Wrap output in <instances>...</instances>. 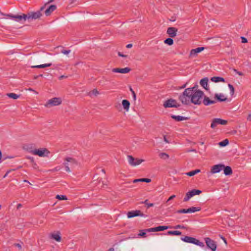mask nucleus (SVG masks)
Returning a JSON list of instances; mask_svg holds the SVG:
<instances>
[{
	"mask_svg": "<svg viewBox=\"0 0 251 251\" xmlns=\"http://www.w3.org/2000/svg\"><path fill=\"white\" fill-rule=\"evenodd\" d=\"M180 95L179 96V100L181 101L183 104L188 105L190 102L195 104L200 105L202 103V99L204 96V93L201 90H198L194 92L193 93H191L184 96Z\"/></svg>",
	"mask_w": 251,
	"mask_h": 251,
	"instance_id": "1",
	"label": "nucleus"
},
{
	"mask_svg": "<svg viewBox=\"0 0 251 251\" xmlns=\"http://www.w3.org/2000/svg\"><path fill=\"white\" fill-rule=\"evenodd\" d=\"M46 7V4H44L43 6L40 7L39 10L27 12V15L28 22H30L33 20L39 19L42 16V12L45 9Z\"/></svg>",
	"mask_w": 251,
	"mask_h": 251,
	"instance_id": "2",
	"label": "nucleus"
},
{
	"mask_svg": "<svg viewBox=\"0 0 251 251\" xmlns=\"http://www.w3.org/2000/svg\"><path fill=\"white\" fill-rule=\"evenodd\" d=\"M0 14L1 15L14 19L16 21L22 24L27 20V14L22 13L21 15H13L12 14H4L1 11H0Z\"/></svg>",
	"mask_w": 251,
	"mask_h": 251,
	"instance_id": "3",
	"label": "nucleus"
},
{
	"mask_svg": "<svg viewBox=\"0 0 251 251\" xmlns=\"http://www.w3.org/2000/svg\"><path fill=\"white\" fill-rule=\"evenodd\" d=\"M77 164V161L75 158L70 157L65 158L63 163V165L65 168V170L68 173L71 172L70 167L73 168L74 166L76 165Z\"/></svg>",
	"mask_w": 251,
	"mask_h": 251,
	"instance_id": "4",
	"label": "nucleus"
},
{
	"mask_svg": "<svg viewBox=\"0 0 251 251\" xmlns=\"http://www.w3.org/2000/svg\"><path fill=\"white\" fill-rule=\"evenodd\" d=\"M181 240L185 242L193 244L201 247H204V244L203 242L192 237L185 236L184 237H181Z\"/></svg>",
	"mask_w": 251,
	"mask_h": 251,
	"instance_id": "5",
	"label": "nucleus"
},
{
	"mask_svg": "<svg viewBox=\"0 0 251 251\" xmlns=\"http://www.w3.org/2000/svg\"><path fill=\"white\" fill-rule=\"evenodd\" d=\"M61 103V100L59 98H53L49 100L45 104L47 107H50L53 106H57Z\"/></svg>",
	"mask_w": 251,
	"mask_h": 251,
	"instance_id": "6",
	"label": "nucleus"
},
{
	"mask_svg": "<svg viewBox=\"0 0 251 251\" xmlns=\"http://www.w3.org/2000/svg\"><path fill=\"white\" fill-rule=\"evenodd\" d=\"M201 191L198 189H193L188 192L185 195L183 199V201H187L190 198L194 196L195 195H199L201 193Z\"/></svg>",
	"mask_w": 251,
	"mask_h": 251,
	"instance_id": "7",
	"label": "nucleus"
},
{
	"mask_svg": "<svg viewBox=\"0 0 251 251\" xmlns=\"http://www.w3.org/2000/svg\"><path fill=\"white\" fill-rule=\"evenodd\" d=\"M127 159L129 164L132 166L138 165L145 161L144 159L134 158L129 155L127 156Z\"/></svg>",
	"mask_w": 251,
	"mask_h": 251,
	"instance_id": "8",
	"label": "nucleus"
},
{
	"mask_svg": "<svg viewBox=\"0 0 251 251\" xmlns=\"http://www.w3.org/2000/svg\"><path fill=\"white\" fill-rule=\"evenodd\" d=\"M31 152L32 154L37 155L40 157L47 156L50 153L49 151L46 148L35 149Z\"/></svg>",
	"mask_w": 251,
	"mask_h": 251,
	"instance_id": "9",
	"label": "nucleus"
},
{
	"mask_svg": "<svg viewBox=\"0 0 251 251\" xmlns=\"http://www.w3.org/2000/svg\"><path fill=\"white\" fill-rule=\"evenodd\" d=\"M127 216L128 218H132L137 216L147 217V215L143 213L140 210H136L128 211L127 213Z\"/></svg>",
	"mask_w": 251,
	"mask_h": 251,
	"instance_id": "10",
	"label": "nucleus"
},
{
	"mask_svg": "<svg viewBox=\"0 0 251 251\" xmlns=\"http://www.w3.org/2000/svg\"><path fill=\"white\" fill-rule=\"evenodd\" d=\"M227 121L226 120H223L220 118H215L212 120L210 127L212 128H214L219 124L222 125H226L227 124Z\"/></svg>",
	"mask_w": 251,
	"mask_h": 251,
	"instance_id": "11",
	"label": "nucleus"
},
{
	"mask_svg": "<svg viewBox=\"0 0 251 251\" xmlns=\"http://www.w3.org/2000/svg\"><path fill=\"white\" fill-rule=\"evenodd\" d=\"M201 209L200 207H191L188 209H181L176 211L177 213H189L199 211Z\"/></svg>",
	"mask_w": 251,
	"mask_h": 251,
	"instance_id": "12",
	"label": "nucleus"
},
{
	"mask_svg": "<svg viewBox=\"0 0 251 251\" xmlns=\"http://www.w3.org/2000/svg\"><path fill=\"white\" fill-rule=\"evenodd\" d=\"M207 247L211 250L212 251H215L217 248V245L213 240L209 237L204 239Z\"/></svg>",
	"mask_w": 251,
	"mask_h": 251,
	"instance_id": "13",
	"label": "nucleus"
},
{
	"mask_svg": "<svg viewBox=\"0 0 251 251\" xmlns=\"http://www.w3.org/2000/svg\"><path fill=\"white\" fill-rule=\"evenodd\" d=\"M163 106L165 108L177 107L179 106V104H177L176 101L175 100L170 99L164 102Z\"/></svg>",
	"mask_w": 251,
	"mask_h": 251,
	"instance_id": "14",
	"label": "nucleus"
},
{
	"mask_svg": "<svg viewBox=\"0 0 251 251\" xmlns=\"http://www.w3.org/2000/svg\"><path fill=\"white\" fill-rule=\"evenodd\" d=\"M198 85L197 84H196L194 86L191 87V88H188L185 89L184 91L180 95H183V96H187V95L193 93L194 92H196L197 91H198ZM183 98L184 96H183Z\"/></svg>",
	"mask_w": 251,
	"mask_h": 251,
	"instance_id": "15",
	"label": "nucleus"
},
{
	"mask_svg": "<svg viewBox=\"0 0 251 251\" xmlns=\"http://www.w3.org/2000/svg\"><path fill=\"white\" fill-rule=\"evenodd\" d=\"M224 168V165L222 164H219L214 165L211 169V172L212 174H216L219 173Z\"/></svg>",
	"mask_w": 251,
	"mask_h": 251,
	"instance_id": "16",
	"label": "nucleus"
},
{
	"mask_svg": "<svg viewBox=\"0 0 251 251\" xmlns=\"http://www.w3.org/2000/svg\"><path fill=\"white\" fill-rule=\"evenodd\" d=\"M131 71V69L128 67H126L125 68H113L112 70V72L121 74H126L129 73Z\"/></svg>",
	"mask_w": 251,
	"mask_h": 251,
	"instance_id": "17",
	"label": "nucleus"
},
{
	"mask_svg": "<svg viewBox=\"0 0 251 251\" xmlns=\"http://www.w3.org/2000/svg\"><path fill=\"white\" fill-rule=\"evenodd\" d=\"M204 49V47H201L191 50L189 55L190 57L197 56L198 53L203 50Z\"/></svg>",
	"mask_w": 251,
	"mask_h": 251,
	"instance_id": "18",
	"label": "nucleus"
},
{
	"mask_svg": "<svg viewBox=\"0 0 251 251\" xmlns=\"http://www.w3.org/2000/svg\"><path fill=\"white\" fill-rule=\"evenodd\" d=\"M169 228H171V227L169 226H159L155 227L153 228H151L147 229L148 231H152V232H156V231H164V230L167 229Z\"/></svg>",
	"mask_w": 251,
	"mask_h": 251,
	"instance_id": "19",
	"label": "nucleus"
},
{
	"mask_svg": "<svg viewBox=\"0 0 251 251\" xmlns=\"http://www.w3.org/2000/svg\"><path fill=\"white\" fill-rule=\"evenodd\" d=\"M177 31V29L176 28L174 27H169L167 29V33L170 37L173 38L176 35Z\"/></svg>",
	"mask_w": 251,
	"mask_h": 251,
	"instance_id": "20",
	"label": "nucleus"
},
{
	"mask_svg": "<svg viewBox=\"0 0 251 251\" xmlns=\"http://www.w3.org/2000/svg\"><path fill=\"white\" fill-rule=\"evenodd\" d=\"M57 6L56 5L52 4L49 6L48 8L45 10L44 13L46 16H49L56 9Z\"/></svg>",
	"mask_w": 251,
	"mask_h": 251,
	"instance_id": "21",
	"label": "nucleus"
},
{
	"mask_svg": "<svg viewBox=\"0 0 251 251\" xmlns=\"http://www.w3.org/2000/svg\"><path fill=\"white\" fill-rule=\"evenodd\" d=\"M203 97V100H202V102L205 106H208L210 104L215 103L216 102V100H211L207 96H204Z\"/></svg>",
	"mask_w": 251,
	"mask_h": 251,
	"instance_id": "22",
	"label": "nucleus"
},
{
	"mask_svg": "<svg viewBox=\"0 0 251 251\" xmlns=\"http://www.w3.org/2000/svg\"><path fill=\"white\" fill-rule=\"evenodd\" d=\"M171 117L173 119L176 120V121H178V122L181 121L183 120H187L189 119L188 117H183V116H180V115L176 116V115H171Z\"/></svg>",
	"mask_w": 251,
	"mask_h": 251,
	"instance_id": "23",
	"label": "nucleus"
},
{
	"mask_svg": "<svg viewBox=\"0 0 251 251\" xmlns=\"http://www.w3.org/2000/svg\"><path fill=\"white\" fill-rule=\"evenodd\" d=\"M208 79L207 77H204L201 80L200 84L204 88L205 90H208Z\"/></svg>",
	"mask_w": 251,
	"mask_h": 251,
	"instance_id": "24",
	"label": "nucleus"
},
{
	"mask_svg": "<svg viewBox=\"0 0 251 251\" xmlns=\"http://www.w3.org/2000/svg\"><path fill=\"white\" fill-rule=\"evenodd\" d=\"M223 170L226 176H229L232 174V170L230 166H225L224 165V168Z\"/></svg>",
	"mask_w": 251,
	"mask_h": 251,
	"instance_id": "25",
	"label": "nucleus"
},
{
	"mask_svg": "<svg viewBox=\"0 0 251 251\" xmlns=\"http://www.w3.org/2000/svg\"><path fill=\"white\" fill-rule=\"evenodd\" d=\"M214 97L215 99H216V100L218 101H220V102L225 101L227 100V98H225L224 95L222 94H216L215 95Z\"/></svg>",
	"mask_w": 251,
	"mask_h": 251,
	"instance_id": "26",
	"label": "nucleus"
},
{
	"mask_svg": "<svg viewBox=\"0 0 251 251\" xmlns=\"http://www.w3.org/2000/svg\"><path fill=\"white\" fill-rule=\"evenodd\" d=\"M122 103L124 109L128 111L130 106L129 101L127 100H122Z\"/></svg>",
	"mask_w": 251,
	"mask_h": 251,
	"instance_id": "27",
	"label": "nucleus"
},
{
	"mask_svg": "<svg viewBox=\"0 0 251 251\" xmlns=\"http://www.w3.org/2000/svg\"><path fill=\"white\" fill-rule=\"evenodd\" d=\"M51 237L52 239L57 242H60L61 240L60 233L59 232H57L56 233L51 234Z\"/></svg>",
	"mask_w": 251,
	"mask_h": 251,
	"instance_id": "28",
	"label": "nucleus"
},
{
	"mask_svg": "<svg viewBox=\"0 0 251 251\" xmlns=\"http://www.w3.org/2000/svg\"><path fill=\"white\" fill-rule=\"evenodd\" d=\"M138 182H144L146 183H149L151 182V179L150 178H142L139 179H135L133 180V182L134 183Z\"/></svg>",
	"mask_w": 251,
	"mask_h": 251,
	"instance_id": "29",
	"label": "nucleus"
},
{
	"mask_svg": "<svg viewBox=\"0 0 251 251\" xmlns=\"http://www.w3.org/2000/svg\"><path fill=\"white\" fill-rule=\"evenodd\" d=\"M211 80L214 82H224L225 81V80L223 77H220V76L212 77L211 78Z\"/></svg>",
	"mask_w": 251,
	"mask_h": 251,
	"instance_id": "30",
	"label": "nucleus"
},
{
	"mask_svg": "<svg viewBox=\"0 0 251 251\" xmlns=\"http://www.w3.org/2000/svg\"><path fill=\"white\" fill-rule=\"evenodd\" d=\"M7 96L11 98V99H13L14 100H16L18 98H19L20 96V95H17L16 94H15V93H7Z\"/></svg>",
	"mask_w": 251,
	"mask_h": 251,
	"instance_id": "31",
	"label": "nucleus"
},
{
	"mask_svg": "<svg viewBox=\"0 0 251 251\" xmlns=\"http://www.w3.org/2000/svg\"><path fill=\"white\" fill-rule=\"evenodd\" d=\"M167 234L172 235H180L181 234V232L178 230L168 231L167 232Z\"/></svg>",
	"mask_w": 251,
	"mask_h": 251,
	"instance_id": "32",
	"label": "nucleus"
},
{
	"mask_svg": "<svg viewBox=\"0 0 251 251\" xmlns=\"http://www.w3.org/2000/svg\"><path fill=\"white\" fill-rule=\"evenodd\" d=\"M200 170L196 169L195 170L188 172L187 173H186V175L189 176H192L197 174V173L200 172Z\"/></svg>",
	"mask_w": 251,
	"mask_h": 251,
	"instance_id": "33",
	"label": "nucleus"
},
{
	"mask_svg": "<svg viewBox=\"0 0 251 251\" xmlns=\"http://www.w3.org/2000/svg\"><path fill=\"white\" fill-rule=\"evenodd\" d=\"M164 43L169 46H172L174 44V40L171 38H168L164 41Z\"/></svg>",
	"mask_w": 251,
	"mask_h": 251,
	"instance_id": "34",
	"label": "nucleus"
},
{
	"mask_svg": "<svg viewBox=\"0 0 251 251\" xmlns=\"http://www.w3.org/2000/svg\"><path fill=\"white\" fill-rule=\"evenodd\" d=\"M159 156L161 159L166 160L169 158V155L165 152H161L159 154Z\"/></svg>",
	"mask_w": 251,
	"mask_h": 251,
	"instance_id": "35",
	"label": "nucleus"
},
{
	"mask_svg": "<svg viewBox=\"0 0 251 251\" xmlns=\"http://www.w3.org/2000/svg\"><path fill=\"white\" fill-rule=\"evenodd\" d=\"M229 144L228 140L226 139L222 142L219 143V145L220 147H225Z\"/></svg>",
	"mask_w": 251,
	"mask_h": 251,
	"instance_id": "36",
	"label": "nucleus"
},
{
	"mask_svg": "<svg viewBox=\"0 0 251 251\" xmlns=\"http://www.w3.org/2000/svg\"><path fill=\"white\" fill-rule=\"evenodd\" d=\"M56 199L59 200H67L68 199L65 195H57L55 197Z\"/></svg>",
	"mask_w": 251,
	"mask_h": 251,
	"instance_id": "37",
	"label": "nucleus"
},
{
	"mask_svg": "<svg viewBox=\"0 0 251 251\" xmlns=\"http://www.w3.org/2000/svg\"><path fill=\"white\" fill-rule=\"evenodd\" d=\"M148 201V200H146L145 201L142 202V203H144L147 205V208H149V207H152L154 205V203H149Z\"/></svg>",
	"mask_w": 251,
	"mask_h": 251,
	"instance_id": "38",
	"label": "nucleus"
},
{
	"mask_svg": "<svg viewBox=\"0 0 251 251\" xmlns=\"http://www.w3.org/2000/svg\"><path fill=\"white\" fill-rule=\"evenodd\" d=\"M228 87L230 91L231 95V96L233 95V94H234V91H235L233 86L232 85H231V84H228Z\"/></svg>",
	"mask_w": 251,
	"mask_h": 251,
	"instance_id": "39",
	"label": "nucleus"
},
{
	"mask_svg": "<svg viewBox=\"0 0 251 251\" xmlns=\"http://www.w3.org/2000/svg\"><path fill=\"white\" fill-rule=\"evenodd\" d=\"M51 66V63H47L44 64L39 65L40 68H45L46 67H50Z\"/></svg>",
	"mask_w": 251,
	"mask_h": 251,
	"instance_id": "40",
	"label": "nucleus"
},
{
	"mask_svg": "<svg viewBox=\"0 0 251 251\" xmlns=\"http://www.w3.org/2000/svg\"><path fill=\"white\" fill-rule=\"evenodd\" d=\"M146 235V232L144 230H141L139 235L140 236L145 237Z\"/></svg>",
	"mask_w": 251,
	"mask_h": 251,
	"instance_id": "41",
	"label": "nucleus"
},
{
	"mask_svg": "<svg viewBox=\"0 0 251 251\" xmlns=\"http://www.w3.org/2000/svg\"><path fill=\"white\" fill-rule=\"evenodd\" d=\"M130 91L132 93L134 100H136V94H135V92L133 91V90L132 89V88L131 87H130Z\"/></svg>",
	"mask_w": 251,
	"mask_h": 251,
	"instance_id": "42",
	"label": "nucleus"
},
{
	"mask_svg": "<svg viewBox=\"0 0 251 251\" xmlns=\"http://www.w3.org/2000/svg\"><path fill=\"white\" fill-rule=\"evenodd\" d=\"M174 228L177 229V228H182L184 229L185 228V227L184 226H181L180 225H176L174 227Z\"/></svg>",
	"mask_w": 251,
	"mask_h": 251,
	"instance_id": "43",
	"label": "nucleus"
},
{
	"mask_svg": "<svg viewBox=\"0 0 251 251\" xmlns=\"http://www.w3.org/2000/svg\"><path fill=\"white\" fill-rule=\"evenodd\" d=\"M61 53L64 54H69L70 52H71V50H61Z\"/></svg>",
	"mask_w": 251,
	"mask_h": 251,
	"instance_id": "44",
	"label": "nucleus"
},
{
	"mask_svg": "<svg viewBox=\"0 0 251 251\" xmlns=\"http://www.w3.org/2000/svg\"><path fill=\"white\" fill-rule=\"evenodd\" d=\"M14 246L15 247H18L20 250H21L22 249L21 245L19 243H15L14 244Z\"/></svg>",
	"mask_w": 251,
	"mask_h": 251,
	"instance_id": "45",
	"label": "nucleus"
},
{
	"mask_svg": "<svg viewBox=\"0 0 251 251\" xmlns=\"http://www.w3.org/2000/svg\"><path fill=\"white\" fill-rule=\"evenodd\" d=\"M241 40H242V43H246L248 42V40L247 38H246L244 37H241Z\"/></svg>",
	"mask_w": 251,
	"mask_h": 251,
	"instance_id": "46",
	"label": "nucleus"
},
{
	"mask_svg": "<svg viewBox=\"0 0 251 251\" xmlns=\"http://www.w3.org/2000/svg\"><path fill=\"white\" fill-rule=\"evenodd\" d=\"M118 54L119 56H121V57H127V55H124V54H123L122 52H118Z\"/></svg>",
	"mask_w": 251,
	"mask_h": 251,
	"instance_id": "47",
	"label": "nucleus"
},
{
	"mask_svg": "<svg viewBox=\"0 0 251 251\" xmlns=\"http://www.w3.org/2000/svg\"><path fill=\"white\" fill-rule=\"evenodd\" d=\"M14 170H15V169H13V170H9L7 171L6 172V173H5V174L4 175V176H3V178L6 177L7 176V175H8V174H9V173L11 171H14Z\"/></svg>",
	"mask_w": 251,
	"mask_h": 251,
	"instance_id": "48",
	"label": "nucleus"
},
{
	"mask_svg": "<svg viewBox=\"0 0 251 251\" xmlns=\"http://www.w3.org/2000/svg\"><path fill=\"white\" fill-rule=\"evenodd\" d=\"M176 197V195H173L171 196H170L169 199H168V200L167 201V202H168L169 201L173 200V199H174Z\"/></svg>",
	"mask_w": 251,
	"mask_h": 251,
	"instance_id": "49",
	"label": "nucleus"
},
{
	"mask_svg": "<svg viewBox=\"0 0 251 251\" xmlns=\"http://www.w3.org/2000/svg\"><path fill=\"white\" fill-rule=\"evenodd\" d=\"M92 93L93 94H94L95 95H97V94H99V92L96 89H94V90H93L92 91Z\"/></svg>",
	"mask_w": 251,
	"mask_h": 251,
	"instance_id": "50",
	"label": "nucleus"
},
{
	"mask_svg": "<svg viewBox=\"0 0 251 251\" xmlns=\"http://www.w3.org/2000/svg\"><path fill=\"white\" fill-rule=\"evenodd\" d=\"M60 167L59 166H57L55 168H54L53 170H52V171H58L60 170Z\"/></svg>",
	"mask_w": 251,
	"mask_h": 251,
	"instance_id": "51",
	"label": "nucleus"
},
{
	"mask_svg": "<svg viewBox=\"0 0 251 251\" xmlns=\"http://www.w3.org/2000/svg\"><path fill=\"white\" fill-rule=\"evenodd\" d=\"M67 77V76H65L64 75H62L61 76H60L59 77H58V79L59 80H62V79L63 78H66Z\"/></svg>",
	"mask_w": 251,
	"mask_h": 251,
	"instance_id": "52",
	"label": "nucleus"
},
{
	"mask_svg": "<svg viewBox=\"0 0 251 251\" xmlns=\"http://www.w3.org/2000/svg\"><path fill=\"white\" fill-rule=\"evenodd\" d=\"M27 158L30 160V161L32 163H34V158L33 157H27Z\"/></svg>",
	"mask_w": 251,
	"mask_h": 251,
	"instance_id": "53",
	"label": "nucleus"
},
{
	"mask_svg": "<svg viewBox=\"0 0 251 251\" xmlns=\"http://www.w3.org/2000/svg\"><path fill=\"white\" fill-rule=\"evenodd\" d=\"M163 138H164V141L167 143H169V141L167 140V138H166V136L165 135L163 137Z\"/></svg>",
	"mask_w": 251,
	"mask_h": 251,
	"instance_id": "54",
	"label": "nucleus"
},
{
	"mask_svg": "<svg viewBox=\"0 0 251 251\" xmlns=\"http://www.w3.org/2000/svg\"><path fill=\"white\" fill-rule=\"evenodd\" d=\"M37 165L36 164V163L35 162H34V163H32V166L34 169L37 168Z\"/></svg>",
	"mask_w": 251,
	"mask_h": 251,
	"instance_id": "55",
	"label": "nucleus"
},
{
	"mask_svg": "<svg viewBox=\"0 0 251 251\" xmlns=\"http://www.w3.org/2000/svg\"><path fill=\"white\" fill-rule=\"evenodd\" d=\"M247 120L249 121H251V113L248 115L247 117Z\"/></svg>",
	"mask_w": 251,
	"mask_h": 251,
	"instance_id": "56",
	"label": "nucleus"
},
{
	"mask_svg": "<svg viewBox=\"0 0 251 251\" xmlns=\"http://www.w3.org/2000/svg\"><path fill=\"white\" fill-rule=\"evenodd\" d=\"M237 74L238 75H240V76H243V75H244V74H243L242 72H239V71H238V72H237Z\"/></svg>",
	"mask_w": 251,
	"mask_h": 251,
	"instance_id": "57",
	"label": "nucleus"
},
{
	"mask_svg": "<svg viewBox=\"0 0 251 251\" xmlns=\"http://www.w3.org/2000/svg\"><path fill=\"white\" fill-rule=\"evenodd\" d=\"M132 47V44H128L126 45V47L127 48H130Z\"/></svg>",
	"mask_w": 251,
	"mask_h": 251,
	"instance_id": "58",
	"label": "nucleus"
},
{
	"mask_svg": "<svg viewBox=\"0 0 251 251\" xmlns=\"http://www.w3.org/2000/svg\"><path fill=\"white\" fill-rule=\"evenodd\" d=\"M22 207V205L21 203H19L17 205V209H18Z\"/></svg>",
	"mask_w": 251,
	"mask_h": 251,
	"instance_id": "59",
	"label": "nucleus"
},
{
	"mask_svg": "<svg viewBox=\"0 0 251 251\" xmlns=\"http://www.w3.org/2000/svg\"><path fill=\"white\" fill-rule=\"evenodd\" d=\"M54 0H49V1L47 3H46L45 4H46V6H47L48 4H49L50 2H53Z\"/></svg>",
	"mask_w": 251,
	"mask_h": 251,
	"instance_id": "60",
	"label": "nucleus"
},
{
	"mask_svg": "<svg viewBox=\"0 0 251 251\" xmlns=\"http://www.w3.org/2000/svg\"><path fill=\"white\" fill-rule=\"evenodd\" d=\"M187 84V82H186L185 84H184V85H183L180 88L181 89H183V88H184L186 87V85Z\"/></svg>",
	"mask_w": 251,
	"mask_h": 251,
	"instance_id": "61",
	"label": "nucleus"
},
{
	"mask_svg": "<svg viewBox=\"0 0 251 251\" xmlns=\"http://www.w3.org/2000/svg\"><path fill=\"white\" fill-rule=\"evenodd\" d=\"M31 67L32 68H40V67L39 66V65H36V66H32Z\"/></svg>",
	"mask_w": 251,
	"mask_h": 251,
	"instance_id": "62",
	"label": "nucleus"
},
{
	"mask_svg": "<svg viewBox=\"0 0 251 251\" xmlns=\"http://www.w3.org/2000/svg\"><path fill=\"white\" fill-rule=\"evenodd\" d=\"M222 238L223 239V241H224V242H225L226 244L227 243H226V238H224V237H222Z\"/></svg>",
	"mask_w": 251,
	"mask_h": 251,
	"instance_id": "63",
	"label": "nucleus"
},
{
	"mask_svg": "<svg viewBox=\"0 0 251 251\" xmlns=\"http://www.w3.org/2000/svg\"><path fill=\"white\" fill-rule=\"evenodd\" d=\"M107 251H114V249L113 248H111Z\"/></svg>",
	"mask_w": 251,
	"mask_h": 251,
	"instance_id": "64",
	"label": "nucleus"
}]
</instances>
